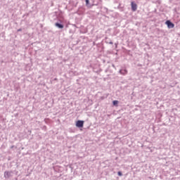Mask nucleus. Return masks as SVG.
Segmentation results:
<instances>
[{
	"label": "nucleus",
	"mask_w": 180,
	"mask_h": 180,
	"mask_svg": "<svg viewBox=\"0 0 180 180\" xmlns=\"http://www.w3.org/2000/svg\"><path fill=\"white\" fill-rule=\"evenodd\" d=\"M165 23L169 29H174V27H175V25L169 20L166 21Z\"/></svg>",
	"instance_id": "f257e3e1"
},
{
	"label": "nucleus",
	"mask_w": 180,
	"mask_h": 180,
	"mask_svg": "<svg viewBox=\"0 0 180 180\" xmlns=\"http://www.w3.org/2000/svg\"><path fill=\"white\" fill-rule=\"evenodd\" d=\"M84 123H85V122L82 121V120H78L76 122V127H79V128H82L84 127Z\"/></svg>",
	"instance_id": "f03ea898"
},
{
	"label": "nucleus",
	"mask_w": 180,
	"mask_h": 180,
	"mask_svg": "<svg viewBox=\"0 0 180 180\" xmlns=\"http://www.w3.org/2000/svg\"><path fill=\"white\" fill-rule=\"evenodd\" d=\"M131 10L133 12H136L137 11V4H135L134 2L131 3Z\"/></svg>",
	"instance_id": "7ed1b4c3"
},
{
	"label": "nucleus",
	"mask_w": 180,
	"mask_h": 180,
	"mask_svg": "<svg viewBox=\"0 0 180 180\" xmlns=\"http://www.w3.org/2000/svg\"><path fill=\"white\" fill-rule=\"evenodd\" d=\"M55 26H56V27H58L59 29H63L64 28V25L58 23V22H56L55 24Z\"/></svg>",
	"instance_id": "20e7f679"
},
{
	"label": "nucleus",
	"mask_w": 180,
	"mask_h": 180,
	"mask_svg": "<svg viewBox=\"0 0 180 180\" xmlns=\"http://www.w3.org/2000/svg\"><path fill=\"white\" fill-rule=\"evenodd\" d=\"M11 176V172H4V178H9Z\"/></svg>",
	"instance_id": "39448f33"
},
{
	"label": "nucleus",
	"mask_w": 180,
	"mask_h": 180,
	"mask_svg": "<svg viewBox=\"0 0 180 180\" xmlns=\"http://www.w3.org/2000/svg\"><path fill=\"white\" fill-rule=\"evenodd\" d=\"M112 103H113L114 106H116V105H117V103H119V101H114L112 102Z\"/></svg>",
	"instance_id": "423d86ee"
},
{
	"label": "nucleus",
	"mask_w": 180,
	"mask_h": 180,
	"mask_svg": "<svg viewBox=\"0 0 180 180\" xmlns=\"http://www.w3.org/2000/svg\"><path fill=\"white\" fill-rule=\"evenodd\" d=\"M122 74H127V70H121Z\"/></svg>",
	"instance_id": "0eeeda50"
},
{
	"label": "nucleus",
	"mask_w": 180,
	"mask_h": 180,
	"mask_svg": "<svg viewBox=\"0 0 180 180\" xmlns=\"http://www.w3.org/2000/svg\"><path fill=\"white\" fill-rule=\"evenodd\" d=\"M117 174L119 176H122L123 175V174H122V172H118Z\"/></svg>",
	"instance_id": "6e6552de"
},
{
	"label": "nucleus",
	"mask_w": 180,
	"mask_h": 180,
	"mask_svg": "<svg viewBox=\"0 0 180 180\" xmlns=\"http://www.w3.org/2000/svg\"><path fill=\"white\" fill-rule=\"evenodd\" d=\"M86 4L88 5L89 4V0H86Z\"/></svg>",
	"instance_id": "1a4fd4ad"
}]
</instances>
